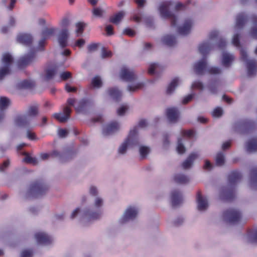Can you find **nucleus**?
Listing matches in <instances>:
<instances>
[{"instance_id": "1", "label": "nucleus", "mask_w": 257, "mask_h": 257, "mask_svg": "<svg viewBox=\"0 0 257 257\" xmlns=\"http://www.w3.org/2000/svg\"><path fill=\"white\" fill-rule=\"evenodd\" d=\"M87 197L82 198L83 204L74 209L71 212L70 217L77 219L84 223H88L98 219L101 215L100 208L104 205V199L100 196H96L93 205H86Z\"/></svg>"}, {"instance_id": "2", "label": "nucleus", "mask_w": 257, "mask_h": 257, "mask_svg": "<svg viewBox=\"0 0 257 257\" xmlns=\"http://www.w3.org/2000/svg\"><path fill=\"white\" fill-rule=\"evenodd\" d=\"M247 20L248 17L245 13H241L237 15L231 42L234 46L240 49L241 58L246 62L247 74L249 76H252L257 72V62L254 60H247L246 52L241 48L240 43V32Z\"/></svg>"}, {"instance_id": "3", "label": "nucleus", "mask_w": 257, "mask_h": 257, "mask_svg": "<svg viewBox=\"0 0 257 257\" xmlns=\"http://www.w3.org/2000/svg\"><path fill=\"white\" fill-rule=\"evenodd\" d=\"M119 77L122 80L131 82L127 86V90L130 92H135L142 88L144 83L138 81L133 70L126 66L121 68L119 72Z\"/></svg>"}, {"instance_id": "4", "label": "nucleus", "mask_w": 257, "mask_h": 257, "mask_svg": "<svg viewBox=\"0 0 257 257\" xmlns=\"http://www.w3.org/2000/svg\"><path fill=\"white\" fill-rule=\"evenodd\" d=\"M140 143V138L138 135V127H133L130 130L127 138L119 147L118 152L119 154H124L127 150L135 148Z\"/></svg>"}, {"instance_id": "5", "label": "nucleus", "mask_w": 257, "mask_h": 257, "mask_svg": "<svg viewBox=\"0 0 257 257\" xmlns=\"http://www.w3.org/2000/svg\"><path fill=\"white\" fill-rule=\"evenodd\" d=\"M38 113V108L36 106H31L25 114L17 115L14 120L15 125L18 126L28 127L32 117L36 116Z\"/></svg>"}, {"instance_id": "6", "label": "nucleus", "mask_w": 257, "mask_h": 257, "mask_svg": "<svg viewBox=\"0 0 257 257\" xmlns=\"http://www.w3.org/2000/svg\"><path fill=\"white\" fill-rule=\"evenodd\" d=\"M140 210L138 204H131L126 207L122 216L119 219L120 224H125L135 220L138 216Z\"/></svg>"}, {"instance_id": "7", "label": "nucleus", "mask_w": 257, "mask_h": 257, "mask_svg": "<svg viewBox=\"0 0 257 257\" xmlns=\"http://www.w3.org/2000/svg\"><path fill=\"white\" fill-rule=\"evenodd\" d=\"M218 34L219 33L217 31H212L209 33L207 39L199 44L198 50L201 54L204 55L209 53L213 47V44Z\"/></svg>"}, {"instance_id": "8", "label": "nucleus", "mask_w": 257, "mask_h": 257, "mask_svg": "<svg viewBox=\"0 0 257 257\" xmlns=\"http://www.w3.org/2000/svg\"><path fill=\"white\" fill-rule=\"evenodd\" d=\"M194 69L196 73L198 74H203L206 72L211 74H218L221 72V69L218 67H207L206 61L205 58L195 63L194 65Z\"/></svg>"}, {"instance_id": "9", "label": "nucleus", "mask_w": 257, "mask_h": 257, "mask_svg": "<svg viewBox=\"0 0 257 257\" xmlns=\"http://www.w3.org/2000/svg\"><path fill=\"white\" fill-rule=\"evenodd\" d=\"M13 60V57L11 54L5 53L3 55L0 66V80L9 74Z\"/></svg>"}, {"instance_id": "10", "label": "nucleus", "mask_w": 257, "mask_h": 257, "mask_svg": "<svg viewBox=\"0 0 257 257\" xmlns=\"http://www.w3.org/2000/svg\"><path fill=\"white\" fill-rule=\"evenodd\" d=\"M47 190L46 185L39 183L31 184L27 192L28 198H36L42 195Z\"/></svg>"}, {"instance_id": "11", "label": "nucleus", "mask_w": 257, "mask_h": 257, "mask_svg": "<svg viewBox=\"0 0 257 257\" xmlns=\"http://www.w3.org/2000/svg\"><path fill=\"white\" fill-rule=\"evenodd\" d=\"M173 6V4L171 2H164L160 5L159 10L161 16L164 18H170L172 25L176 27L177 26L178 19L176 16L171 15L169 11V9Z\"/></svg>"}, {"instance_id": "12", "label": "nucleus", "mask_w": 257, "mask_h": 257, "mask_svg": "<svg viewBox=\"0 0 257 257\" xmlns=\"http://www.w3.org/2000/svg\"><path fill=\"white\" fill-rule=\"evenodd\" d=\"M91 102L89 99H83L77 101L73 98H69L67 100V104L69 106H73L77 112L81 111L87 106L91 105Z\"/></svg>"}, {"instance_id": "13", "label": "nucleus", "mask_w": 257, "mask_h": 257, "mask_svg": "<svg viewBox=\"0 0 257 257\" xmlns=\"http://www.w3.org/2000/svg\"><path fill=\"white\" fill-rule=\"evenodd\" d=\"M120 129V123L117 121H113L103 126L102 133L103 136H109L116 133Z\"/></svg>"}, {"instance_id": "14", "label": "nucleus", "mask_w": 257, "mask_h": 257, "mask_svg": "<svg viewBox=\"0 0 257 257\" xmlns=\"http://www.w3.org/2000/svg\"><path fill=\"white\" fill-rule=\"evenodd\" d=\"M241 217L240 212L237 209H230L223 214V219L229 223H234L239 220Z\"/></svg>"}, {"instance_id": "15", "label": "nucleus", "mask_w": 257, "mask_h": 257, "mask_svg": "<svg viewBox=\"0 0 257 257\" xmlns=\"http://www.w3.org/2000/svg\"><path fill=\"white\" fill-rule=\"evenodd\" d=\"M194 132L192 131H184L182 132V138L178 139L176 150L179 154H183L186 150L184 146L183 141L186 138L191 139L194 137Z\"/></svg>"}, {"instance_id": "16", "label": "nucleus", "mask_w": 257, "mask_h": 257, "mask_svg": "<svg viewBox=\"0 0 257 257\" xmlns=\"http://www.w3.org/2000/svg\"><path fill=\"white\" fill-rule=\"evenodd\" d=\"M58 66L51 64L47 66L43 73L42 74V78L45 80H49L53 77L56 73Z\"/></svg>"}, {"instance_id": "17", "label": "nucleus", "mask_w": 257, "mask_h": 257, "mask_svg": "<svg viewBox=\"0 0 257 257\" xmlns=\"http://www.w3.org/2000/svg\"><path fill=\"white\" fill-rule=\"evenodd\" d=\"M250 19L251 22V26L246 36L247 38L257 40V16H252Z\"/></svg>"}, {"instance_id": "18", "label": "nucleus", "mask_w": 257, "mask_h": 257, "mask_svg": "<svg viewBox=\"0 0 257 257\" xmlns=\"http://www.w3.org/2000/svg\"><path fill=\"white\" fill-rule=\"evenodd\" d=\"M11 104L10 99L5 96L0 97V122H1L5 117L4 110L7 109Z\"/></svg>"}, {"instance_id": "19", "label": "nucleus", "mask_w": 257, "mask_h": 257, "mask_svg": "<svg viewBox=\"0 0 257 257\" xmlns=\"http://www.w3.org/2000/svg\"><path fill=\"white\" fill-rule=\"evenodd\" d=\"M69 36V32L67 29H62L58 35V42L60 46L64 47L67 45V41Z\"/></svg>"}, {"instance_id": "20", "label": "nucleus", "mask_w": 257, "mask_h": 257, "mask_svg": "<svg viewBox=\"0 0 257 257\" xmlns=\"http://www.w3.org/2000/svg\"><path fill=\"white\" fill-rule=\"evenodd\" d=\"M35 238L38 244H48L51 242V237L44 232H38L35 234Z\"/></svg>"}, {"instance_id": "21", "label": "nucleus", "mask_w": 257, "mask_h": 257, "mask_svg": "<svg viewBox=\"0 0 257 257\" xmlns=\"http://www.w3.org/2000/svg\"><path fill=\"white\" fill-rule=\"evenodd\" d=\"M71 109L68 106L64 108L63 112L55 113L54 117L61 122H66L69 118Z\"/></svg>"}, {"instance_id": "22", "label": "nucleus", "mask_w": 257, "mask_h": 257, "mask_svg": "<svg viewBox=\"0 0 257 257\" xmlns=\"http://www.w3.org/2000/svg\"><path fill=\"white\" fill-rule=\"evenodd\" d=\"M193 25V22L192 20H186L183 24L178 28V31L181 35H187L190 32Z\"/></svg>"}, {"instance_id": "23", "label": "nucleus", "mask_w": 257, "mask_h": 257, "mask_svg": "<svg viewBox=\"0 0 257 257\" xmlns=\"http://www.w3.org/2000/svg\"><path fill=\"white\" fill-rule=\"evenodd\" d=\"M197 209L200 211L206 210L208 207V199L206 197L198 194L197 196Z\"/></svg>"}, {"instance_id": "24", "label": "nucleus", "mask_w": 257, "mask_h": 257, "mask_svg": "<svg viewBox=\"0 0 257 257\" xmlns=\"http://www.w3.org/2000/svg\"><path fill=\"white\" fill-rule=\"evenodd\" d=\"M166 115L168 120L171 122L177 121L179 118V112L175 107H169L166 109Z\"/></svg>"}, {"instance_id": "25", "label": "nucleus", "mask_w": 257, "mask_h": 257, "mask_svg": "<svg viewBox=\"0 0 257 257\" xmlns=\"http://www.w3.org/2000/svg\"><path fill=\"white\" fill-rule=\"evenodd\" d=\"M234 59V56L227 52H223L221 59V65L225 68H229L232 65Z\"/></svg>"}, {"instance_id": "26", "label": "nucleus", "mask_w": 257, "mask_h": 257, "mask_svg": "<svg viewBox=\"0 0 257 257\" xmlns=\"http://www.w3.org/2000/svg\"><path fill=\"white\" fill-rule=\"evenodd\" d=\"M199 157V154L198 152H194L190 154L185 161L182 163V167L184 169H189L191 168L194 161Z\"/></svg>"}, {"instance_id": "27", "label": "nucleus", "mask_w": 257, "mask_h": 257, "mask_svg": "<svg viewBox=\"0 0 257 257\" xmlns=\"http://www.w3.org/2000/svg\"><path fill=\"white\" fill-rule=\"evenodd\" d=\"M182 83V80L179 78H174L169 84L167 87L166 93L168 94H172L176 88Z\"/></svg>"}, {"instance_id": "28", "label": "nucleus", "mask_w": 257, "mask_h": 257, "mask_svg": "<svg viewBox=\"0 0 257 257\" xmlns=\"http://www.w3.org/2000/svg\"><path fill=\"white\" fill-rule=\"evenodd\" d=\"M56 31V29L55 28H45L44 29L42 32V37L43 39L40 41L39 45L41 46H43L45 39L53 36L55 33Z\"/></svg>"}, {"instance_id": "29", "label": "nucleus", "mask_w": 257, "mask_h": 257, "mask_svg": "<svg viewBox=\"0 0 257 257\" xmlns=\"http://www.w3.org/2000/svg\"><path fill=\"white\" fill-rule=\"evenodd\" d=\"M107 94L112 99L118 101L122 96L121 92L116 88H111L107 90Z\"/></svg>"}, {"instance_id": "30", "label": "nucleus", "mask_w": 257, "mask_h": 257, "mask_svg": "<svg viewBox=\"0 0 257 257\" xmlns=\"http://www.w3.org/2000/svg\"><path fill=\"white\" fill-rule=\"evenodd\" d=\"M171 201L173 206L179 204L182 201V195L180 192L177 190L173 191L171 194Z\"/></svg>"}, {"instance_id": "31", "label": "nucleus", "mask_w": 257, "mask_h": 257, "mask_svg": "<svg viewBox=\"0 0 257 257\" xmlns=\"http://www.w3.org/2000/svg\"><path fill=\"white\" fill-rule=\"evenodd\" d=\"M246 149L249 152L257 151V138L252 137L248 140L246 143Z\"/></svg>"}, {"instance_id": "32", "label": "nucleus", "mask_w": 257, "mask_h": 257, "mask_svg": "<svg viewBox=\"0 0 257 257\" xmlns=\"http://www.w3.org/2000/svg\"><path fill=\"white\" fill-rule=\"evenodd\" d=\"M35 59V55L34 53H30L27 55L22 57L19 60V64L21 66L30 64Z\"/></svg>"}, {"instance_id": "33", "label": "nucleus", "mask_w": 257, "mask_h": 257, "mask_svg": "<svg viewBox=\"0 0 257 257\" xmlns=\"http://www.w3.org/2000/svg\"><path fill=\"white\" fill-rule=\"evenodd\" d=\"M32 36L28 34H20L17 36V41L23 44L28 45L32 41Z\"/></svg>"}, {"instance_id": "34", "label": "nucleus", "mask_w": 257, "mask_h": 257, "mask_svg": "<svg viewBox=\"0 0 257 257\" xmlns=\"http://www.w3.org/2000/svg\"><path fill=\"white\" fill-rule=\"evenodd\" d=\"M125 15V13L124 12L120 11L111 17L110 18V22L114 24H118L123 18Z\"/></svg>"}, {"instance_id": "35", "label": "nucleus", "mask_w": 257, "mask_h": 257, "mask_svg": "<svg viewBox=\"0 0 257 257\" xmlns=\"http://www.w3.org/2000/svg\"><path fill=\"white\" fill-rule=\"evenodd\" d=\"M246 240L250 242H257V228L249 231L245 236Z\"/></svg>"}, {"instance_id": "36", "label": "nucleus", "mask_w": 257, "mask_h": 257, "mask_svg": "<svg viewBox=\"0 0 257 257\" xmlns=\"http://www.w3.org/2000/svg\"><path fill=\"white\" fill-rule=\"evenodd\" d=\"M162 41L165 44L170 46L174 45L176 42L175 38L171 35L165 36Z\"/></svg>"}, {"instance_id": "37", "label": "nucleus", "mask_w": 257, "mask_h": 257, "mask_svg": "<svg viewBox=\"0 0 257 257\" xmlns=\"http://www.w3.org/2000/svg\"><path fill=\"white\" fill-rule=\"evenodd\" d=\"M150 152V148L146 146H140L139 147V153L142 159L146 158Z\"/></svg>"}, {"instance_id": "38", "label": "nucleus", "mask_w": 257, "mask_h": 257, "mask_svg": "<svg viewBox=\"0 0 257 257\" xmlns=\"http://www.w3.org/2000/svg\"><path fill=\"white\" fill-rule=\"evenodd\" d=\"M86 24L83 22H78L75 24V33L77 36H79L83 33Z\"/></svg>"}, {"instance_id": "39", "label": "nucleus", "mask_w": 257, "mask_h": 257, "mask_svg": "<svg viewBox=\"0 0 257 257\" xmlns=\"http://www.w3.org/2000/svg\"><path fill=\"white\" fill-rule=\"evenodd\" d=\"M174 180L177 183H185L189 181V178L183 174H177L174 176Z\"/></svg>"}, {"instance_id": "40", "label": "nucleus", "mask_w": 257, "mask_h": 257, "mask_svg": "<svg viewBox=\"0 0 257 257\" xmlns=\"http://www.w3.org/2000/svg\"><path fill=\"white\" fill-rule=\"evenodd\" d=\"M216 164L217 166H222L225 162L224 155L222 153H219L216 155L215 158Z\"/></svg>"}, {"instance_id": "41", "label": "nucleus", "mask_w": 257, "mask_h": 257, "mask_svg": "<svg viewBox=\"0 0 257 257\" xmlns=\"http://www.w3.org/2000/svg\"><path fill=\"white\" fill-rule=\"evenodd\" d=\"M50 155L52 156L55 157H58V158L61 157L60 153L56 150L53 151L51 153V154H46V153L42 154L40 156V157L42 160H44L47 159Z\"/></svg>"}, {"instance_id": "42", "label": "nucleus", "mask_w": 257, "mask_h": 257, "mask_svg": "<svg viewBox=\"0 0 257 257\" xmlns=\"http://www.w3.org/2000/svg\"><path fill=\"white\" fill-rule=\"evenodd\" d=\"M101 79L99 76L94 77L91 81V85L94 88H99L102 86Z\"/></svg>"}, {"instance_id": "43", "label": "nucleus", "mask_w": 257, "mask_h": 257, "mask_svg": "<svg viewBox=\"0 0 257 257\" xmlns=\"http://www.w3.org/2000/svg\"><path fill=\"white\" fill-rule=\"evenodd\" d=\"M240 174L237 172L231 173L229 177V180L231 183H235L240 179Z\"/></svg>"}, {"instance_id": "44", "label": "nucleus", "mask_w": 257, "mask_h": 257, "mask_svg": "<svg viewBox=\"0 0 257 257\" xmlns=\"http://www.w3.org/2000/svg\"><path fill=\"white\" fill-rule=\"evenodd\" d=\"M248 128V124L246 122H241L235 124V130L241 132H244Z\"/></svg>"}, {"instance_id": "45", "label": "nucleus", "mask_w": 257, "mask_h": 257, "mask_svg": "<svg viewBox=\"0 0 257 257\" xmlns=\"http://www.w3.org/2000/svg\"><path fill=\"white\" fill-rule=\"evenodd\" d=\"M24 155L25 156L23 159V161L33 164H36L38 163V161L36 158L31 157L27 153H25Z\"/></svg>"}, {"instance_id": "46", "label": "nucleus", "mask_w": 257, "mask_h": 257, "mask_svg": "<svg viewBox=\"0 0 257 257\" xmlns=\"http://www.w3.org/2000/svg\"><path fill=\"white\" fill-rule=\"evenodd\" d=\"M128 106L125 104L121 105L117 110V113L119 116L124 115L128 111Z\"/></svg>"}, {"instance_id": "47", "label": "nucleus", "mask_w": 257, "mask_h": 257, "mask_svg": "<svg viewBox=\"0 0 257 257\" xmlns=\"http://www.w3.org/2000/svg\"><path fill=\"white\" fill-rule=\"evenodd\" d=\"M160 66L158 64L152 63L149 67L148 72L150 74H154L156 71L159 69Z\"/></svg>"}, {"instance_id": "48", "label": "nucleus", "mask_w": 257, "mask_h": 257, "mask_svg": "<svg viewBox=\"0 0 257 257\" xmlns=\"http://www.w3.org/2000/svg\"><path fill=\"white\" fill-rule=\"evenodd\" d=\"M191 87L193 89L202 90L204 88V85L201 82L199 81H195L192 83Z\"/></svg>"}, {"instance_id": "49", "label": "nucleus", "mask_w": 257, "mask_h": 257, "mask_svg": "<svg viewBox=\"0 0 257 257\" xmlns=\"http://www.w3.org/2000/svg\"><path fill=\"white\" fill-rule=\"evenodd\" d=\"M88 191L92 196H97L99 193V190L97 187L94 185H91L89 187Z\"/></svg>"}, {"instance_id": "50", "label": "nucleus", "mask_w": 257, "mask_h": 257, "mask_svg": "<svg viewBox=\"0 0 257 257\" xmlns=\"http://www.w3.org/2000/svg\"><path fill=\"white\" fill-rule=\"evenodd\" d=\"M70 24V20L67 17L63 18L60 22L59 25L63 29L66 28L67 26H69Z\"/></svg>"}, {"instance_id": "51", "label": "nucleus", "mask_w": 257, "mask_h": 257, "mask_svg": "<svg viewBox=\"0 0 257 257\" xmlns=\"http://www.w3.org/2000/svg\"><path fill=\"white\" fill-rule=\"evenodd\" d=\"M223 110L221 107H216L212 112V116L214 117H219L222 115Z\"/></svg>"}, {"instance_id": "52", "label": "nucleus", "mask_w": 257, "mask_h": 257, "mask_svg": "<svg viewBox=\"0 0 257 257\" xmlns=\"http://www.w3.org/2000/svg\"><path fill=\"white\" fill-rule=\"evenodd\" d=\"M112 56L111 52L104 48H103L101 52V57L102 58H106L110 57Z\"/></svg>"}, {"instance_id": "53", "label": "nucleus", "mask_w": 257, "mask_h": 257, "mask_svg": "<svg viewBox=\"0 0 257 257\" xmlns=\"http://www.w3.org/2000/svg\"><path fill=\"white\" fill-rule=\"evenodd\" d=\"M194 96H195V93H194L188 95L187 96H186V97H185L183 98V99L182 100V103L183 104H186V103H188L189 102H190V101H191L192 100V99L194 98Z\"/></svg>"}, {"instance_id": "54", "label": "nucleus", "mask_w": 257, "mask_h": 257, "mask_svg": "<svg viewBox=\"0 0 257 257\" xmlns=\"http://www.w3.org/2000/svg\"><path fill=\"white\" fill-rule=\"evenodd\" d=\"M217 86L215 84L211 83L208 86L209 92L212 94H215L217 91Z\"/></svg>"}, {"instance_id": "55", "label": "nucleus", "mask_w": 257, "mask_h": 257, "mask_svg": "<svg viewBox=\"0 0 257 257\" xmlns=\"http://www.w3.org/2000/svg\"><path fill=\"white\" fill-rule=\"evenodd\" d=\"M71 76V73L68 71H65L60 74V77L63 80H66Z\"/></svg>"}, {"instance_id": "56", "label": "nucleus", "mask_w": 257, "mask_h": 257, "mask_svg": "<svg viewBox=\"0 0 257 257\" xmlns=\"http://www.w3.org/2000/svg\"><path fill=\"white\" fill-rule=\"evenodd\" d=\"M33 85V82L29 80H25L21 83V86L25 88L32 87Z\"/></svg>"}, {"instance_id": "57", "label": "nucleus", "mask_w": 257, "mask_h": 257, "mask_svg": "<svg viewBox=\"0 0 257 257\" xmlns=\"http://www.w3.org/2000/svg\"><path fill=\"white\" fill-rule=\"evenodd\" d=\"M33 255V252L30 250H24L21 254V257H31Z\"/></svg>"}, {"instance_id": "58", "label": "nucleus", "mask_w": 257, "mask_h": 257, "mask_svg": "<svg viewBox=\"0 0 257 257\" xmlns=\"http://www.w3.org/2000/svg\"><path fill=\"white\" fill-rule=\"evenodd\" d=\"M98 44L93 43L87 46L88 50L89 52H94L97 50Z\"/></svg>"}, {"instance_id": "59", "label": "nucleus", "mask_w": 257, "mask_h": 257, "mask_svg": "<svg viewBox=\"0 0 257 257\" xmlns=\"http://www.w3.org/2000/svg\"><path fill=\"white\" fill-rule=\"evenodd\" d=\"M148 124V122L147 120L143 119L140 121L139 122L138 125L135 126L134 127H138V133L139 132V127H146ZM138 135L139 136V134H138Z\"/></svg>"}, {"instance_id": "60", "label": "nucleus", "mask_w": 257, "mask_h": 257, "mask_svg": "<svg viewBox=\"0 0 257 257\" xmlns=\"http://www.w3.org/2000/svg\"><path fill=\"white\" fill-rule=\"evenodd\" d=\"M212 167H213V165H212V164L209 161H208L207 160H205V164L203 166V168L205 170L209 171L211 169H212Z\"/></svg>"}, {"instance_id": "61", "label": "nucleus", "mask_w": 257, "mask_h": 257, "mask_svg": "<svg viewBox=\"0 0 257 257\" xmlns=\"http://www.w3.org/2000/svg\"><path fill=\"white\" fill-rule=\"evenodd\" d=\"M58 135L60 137H65L68 134V131L66 130L59 129L58 131Z\"/></svg>"}, {"instance_id": "62", "label": "nucleus", "mask_w": 257, "mask_h": 257, "mask_svg": "<svg viewBox=\"0 0 257 257\" xmlns=\"http://www.w3.org/2000/svg\"><path fill=\"white\" fill-rule=\"evenodd\" d=\"M103 13V10L99 8L94 9L93 11V15L95 16L100 17L101 16Z\"/></svg>"}, {"instance_id": "63", "label": "nucleus", "mask_w": 257, "mask_h": 257, "mask_svg": "<svg viewBox=\"0 0 257 257\" xmlns=\"http://www.w3.org/2000/svg\"><path fill=\"white\" fill-rule=\"evenodd\" d=\"M27 137L31 140H35L37 139L35 134L31 131L27 132Z\"/></svg>"}, {"instance_id": "64", "label": "nucleus", "mask_w": 257, "mask_h": 257, "mask_svg": "<svg viewBox=\"0 0 257 257\" xmlns=\"http://www.w3.org/2000/svg\"><path fill=\"white\" fill-rule=\"evenodd\" d=\"M105 31L108 35L113 34V28L111 25H107L105 27Z\"/></svg>"}]
</instances>
